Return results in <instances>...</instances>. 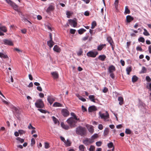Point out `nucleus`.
<instances>
[{
	"instance_id": "obj_54",
	"label": "nucleus",
	"mask_w": 151,
	"mask_h": 151,
	"mask_svg": "<svg viewBox=\"0 0 151 151\" xmlns=\"http://www.w3.org/2000/svg\"><path fill=\"white\" fill-rule=\"evenodd\" d=\"M102 142L101 141H98L96 142V146L98 147H99L101 146Z\"/></svg>"
},
{
	"instance_id": "obj_35",
	"label": "nucleus",
	"mask_w": 151,
	"mask_h": 151,
	"mask_svg": "<svg viewBox=\"0 0 151 151\" xmlns=\"http://www.w3.org/2000/svg\"><path fill=\"white\" fill-rule=\"evenodd\" d=\"M67 146H69L70 145L71 142L68 139H67V141H65L64 142Z\"/></svg>"
},
{
	"instance_id": "obj_50",
	"label": "nucleus",
	"mask_w": 151,
	"mask_h": 151,
	"mask_svg": "<svg viewBox=\"0 0 151 151\" xmlns=\"http://www.w3.org/2000/svg\"><path fill=\"white\" fill-rule=\"evenodd\" d=\"M147 88L151 91V82L150 83H147Z\"/></svg>"
},
{
	"instance_id": "obj_58",
	"label": "nucleus",
	"mask_w": 151,
	"mask_h": 151,
	"mask_svg": "<svg viewBox=\"0 0 151 151\" xmlns=\"http://www.w3.org/2000/svg\"><path fill=\"white\" fill-rule=\"evenodd\" d=\"M66 15L68 18H69L71 15V13L69 11H67L66 12Z\"/></svg>"
},
{
	"instance_id": "obj_26",
	"label": "nucleus",
	"mask_w": 151,
	"mask_h": 151,
	"mask_svg": "<svg viewBox=\"0 0 151 151\" xmlns=\"http://www.w3.org/2000/svg\"><path fill=\"white\" fill-rule=\"evenodd\" d=\"M106 45L105 44H102L99 45L97 47V49L98 50H101L104 47L106 46Z\"/></svg>"
},
{
	"instance_id": "obj_8",
	"label": "nucleus",
	"mask_w": 151,
	"mask_h": 151,
	"mask_svg": "<svg viewBox=\"0 0 151 151\" xmlns=\"http://www.w3.org/2000/svg\"><path fill=\"white\" fill-rule=\"evenodd\" d=\"M4 43L6 45L12 46L13 45L12 42L10 40L4 39L3 40Z\"/></svg>"
},
{
	"instance_id": "obj_1",
	"label": "nucleus",
	"mask_w": 151,
	"mask_h": 151,
	"mask_svg": "<svg viewBox=\"0 0 151 151\" xmlns=\"http://www.w3.org/2000/svg\"><path fill=\"white\" fill-rule=\"evenodd\" d=\"M76 133L78 135L83 136L86 134V130L85 127L81 126H78L76 128Z\"/></svg>"
},
{
	"instance_id": "obj_57",
	"label": "nucleus",
	"mask_w": 151,
	"mask_h": 151,
	"mask_svg": "<svg viewBox=\"0 0 151 151\" xmlns=\"http://www.w3.org/2000/svg\"><path fill=\"white\" fill-rule=\"evenodd\" d=\"M146 80L148 82H150L151 81V79L149 76H146Z\"/></svg>"
},
{
	"instance_id": "obj_45",
	"label": "nucleus",
	"mask_w": 151,
	"mask_h": 151,
	"mask_svg": "<svg viewBox=\"0 0 151 151\" xmlns=\"http://www.w3.org/2000/svg\"><path fill=\"white\" fill-rule=\"evenodd\" d=\"M125 133L127 134H130L131 133V131L129 129H126L125 131Z\"/></svg>"
},
{
	"instance_id": "obj_5",
	"label": "nucleus",
	"mask_w": 151,
	"mask_h": 151,
	"mask_svg": "<svg viewBox=\"0 0 151 151\" xmlns=\"http://www.w3.org/2000/svg\"><path fill=\"white\" fill-rule=\"evenodd\" d=\"M98 54V52L96 51H90L88 52L87 55L88 56L92 58H95Z\"/></svg>"
},
{
	"instance_id": "obj_4",
	"label": "nucleus",
	"mask_w": 151,
	"mask_h": 151,
	"mask_svg": "<svg viewBox=\"0 0 151 151\" xmlns=\"http://www.w3.org/2000/svg\"><path fill=\"white\" fill-rule=\"evenodd\" d=\"M99 114L101 118L104 119L105 120H106L109 117V114L107 111L105 113H102L101 112H99Z\"/></svg>"
},
{
	"instance_id": "obj_48",
	"label": "nucleus",
	"mask_w": 151,
	"mask_h": 151,
	"mask_svg": "<svg viewBox=\"0 0 151 151\" xmlns=\"http://www.w3.org/2000/svg\"><path fill=\"white\" fill-rule=\"evenodd\" d=\"M138 40L140 42H144L145 41V39L142 37H140L138 39Z\"/></svg>"
},
{
	"instance_id": "obj_37",
	"label": "nucleus",
	"mask_w": 151,
	"mask_h": 151,
	"mask_svg": "<svg viewBox=\"0 0 151 151\" xmlns=\"http://www.w3.org/2000/svg\"><path fill=\"white\" fill-rule=\"evenodd\" d=\"M109 129L108 128H105L104 132V136H106L109 133Z\"/></svg>"
},
{
	"instance_id": "obj_36",
	"label": "nucleus",
	"mask_w": 151,
	"mask_h": 151,
	"mask_svg": "<svg viewBox=\"0 0 151 151\" xmlns=\"http://www.w3.org/2000/svg\"><path fill=\"white\" fill-rule=\"evenodd\" d=\"M96 25V23L95 21H93L91 23V28L93 29Z\"/></svg>"
},
{
	"instance_id": "obj_51",
	"label": "nucleus",
	"mask_w": 151,
	"mask_h": 151,
	"mask_svg": "<svg viewBox=\"0 0 151 151\" xmlns=\"http://www.w3.org/2000/svg\"><path fill=\"white\" fill-rule=\"evenodd\" d=\"M35 139L33 138H32L31 140V146H33L35 144Z\"/></svg>"
},
{
	"instance_id": "obj_42",
	"label": "nucleus",
	"mask_w": 151,
	"mask_h": 151,
	"mask_svg": "<svg viewBox=\"0 0 151 151\" xmlns=\"http://www.w3.org/2000/svg\"><path fill=\"white\" fill-rule=\"evenodd\" d=\"M147 69L144 67H142V69L140 72V73H144L146 72Z\"/></svg>"
},
{
	"instance_id": "obj_38",
	"label": "nucleus",
	"mask_w": 151,
	"mask_h": 151,
	"mask_svg": "<svg viewBox=\"0 0 151 151\" xmlns=\"http://www.w3.org/2000/svg\"><path fill=\"white\" fill-rule=\"evenodd\" d=\"M16 139L21 143H22L24 142V139H22L19 137H17Z\"/></svg>"
},
{
	"instance_id": "obj_34",
	"label": "nucleus",
	"mask_w": 151,
	"mask_h": 151,
	"mask_svg": "<svg viewBox=\"0 0 151 151\" xmlns=\"http://www.w3.org/2000/svg\"><path fill=\"white\" fill-rule=\"evenodd\" d=\"M138 77L136 76H134L132 78V81L133 82H136L138 80Z\"/></svg>"
},
{
	"instance_id": "obj_61",
	"label": "nucleus",
	"mask_w": 151,
	"mask_h": 151,
	"mask_svg": "<svg viewBox=\"0 0 151 151\" xmlns=\"http://www.w3.org/2000/svg\"><path fill=\"white\" fill-rule=\"evenodd\" d=\"M103 126L102 124H99L98 126V129L100 130H102L103 129Z\"/></svg>"
},
{
	"instance_id": "obj_31",
	"label": "nucleus",
	"mask_w": 151,
	"mask_h": 151,
	"mask_svg": "<svg viewBox=\"0 0 151 151\" xmlns=\"http://www.w3.org/2000/svg\"><path fill=\"white\" fill-rule=\"evenodd\" d=\"M12 6L13 7L14 9L17 12L19 11L18 6L15 3H14V4H13V5H12Z\"/></svg>"
},
{
	"instance_id": "obj_64",
	"label": "nucleus",
	"mask_w": 151,
	"mask_h": 151,
	"mask_svg": "<svg viewBox=\"0 0 151 151\" xmlns=\"http://www.w3.org/2000/svg\"><path fill=\"white\" fill-rule=\"evenodd\" d=\"M82 110L83 112H85L87 111V109L83 106H82Z\"/></svg>"
},
{
	"instance_id": "obj_43",
	"label": "nucleus",
	"mask_w": 151,
	"mask_h": 151,
	"mask_svg": "<svg viewBox=\"0 0 151 151\" xmlns=\"http://www.w3.org/2000/svg\"><path fill=\"white\" fill-rule=\"evenodd\" d=\"M95 150V147L93 145L90 146V147L89 149V151H94Z\"/></svg>"
},
{
	"instance_id": "obj_9",
	"label": "nucleus",
	"mask_w": 151,
	"mask_h": 151,
	"mask_svg": "<svg viewBox=\"0 0 151 151\" xmlns=\"http://www.w3.org/2000/svg\"><path fill=\"white\" fill-rule=\"evenodd\" d=\"M61 112L62 115L64 117H67L69 114V112L66 109H63L61 110Z\"/></svg>"
},
{
	"instance_id": "obj_24",
	"label": "nucleus",
	"mask_w": 151,
	"mask_h": 151,
	"mask_svg": "<svg viewBox=\"0 0 151 151\" xmlns=\"http://www.w3.org/2000/svg\"><path fill=\"white\" fill-rule=\"evenodd\" d=\"M79 149L81 151H86L85 147V146L83 145H81L79 146Z\"/></svg>"
},
{
	"instance_id": "obj_40",
	"label": "nucleus",
	"mask_w": 151,
	"mask_h": 151,
	"mask_svg": "<svg viewBox=\"0 0 151 151\" xmlns=\"http://www.w3.org/2000/svg\"><path fill=\"white\" fill-rule=\"evenodd\" d=\"M77 97L79 99L82 101H86V99L84 98L83 97L81 96H80L79 95H78L77 96Z\"/></svg>"
},
{
	"instance_id": "obj_46",
	"label": "nucleus",
	"mask_w": 151,
	"mask_h": 151,
	"mask_svg": "<svg viewBox=\"0 0 151 151\" xmlns=\"http://www.w3.org/2000/svg\"><path fill=\"white\" fill-rule=\"evenodd\" d=\"M108 147L109 148H112L114 147L113 143L112 142H110L107 145Z\"/></svg>"
},
{
	"instance_id": "obj_53",
	"label": "nucleus",
	"mask_w": 151,
	"mask_h": 151,
	"mask_svg": "<svg viewBox=\"0 0 151 151\" xmlns=\"http://www.w3.org/2000/svg\"><path fill=\"white\" fill-rule=\"evenodd\" d=\"M119 1L118 0H116L115 1L114 4L116 8H117L118 6V4Z\"/></svg>"
},
{
	"instance_id": "obj_49",
	"label": "nucleus",
	"mask_w": 151,
	"mask_h": 151,
	"mask_svg": "<svg viewBox=\"0 0 151 151\" xmlns=\"http://www.w3.org/2000/svg\"><path fill=\"white\" fill-rule=\"evenodd\" d=\"M28 128L29 129H32L34 130L35 129V128L33 127L30 123L29 124L28 127Z\"/></svg>"
},
{
	"instance_id": "obj_30",
	"label": "nucleus",
	"mask_w": 151,
	"mask_h": 151,
	"mask_svg": "<svg viewBox=\"0 0 151 151\" xmlns=\"http://www.w3.org/2000/svg\"><path fill=\"white\" fill-rule=\"evenodd\" d=\"M132 69L131 67H128L126 69L127 74L129 75L130 74V72L132 71Z\"/></svg>"
},
{
	"instance_id": "obj_63",
	"label": "nucleus",
	"mask_w": 151,
	"mask_h": 151,
	"mask_svg": "<svg viewBox=\"0 0 151 151\" xmlns=\"http://www.w3.org/2000/svg\"><path fill=\"white\" fill-rule=\"evenodd\" d=\"M108 91V89L106 87H105L103 90V92L104 93H106Z\"/></svg>"
},
{
	"instance_id": "obj_52",
	"label": "nucleus",
	"mask_w": 151,
	"mask_h": 151,
	"mask_svg": "<svg viewBox=\"0 0 151 151\" xmlns=\"http://www.w3.org/2000/svg\"><path fill=\"white\" fill-rule=\"evenodd\" d=\"M83 53V51L81 49H80L79 51L77 52V55L78 56H80Z\"/></svg>"
},
{
	"instance_id": "obj_18",
	"label": "nucleus",
	"mask_w": 151,
	"mask_h": 151,
	"mask_svg": "<svg viewBox=\"0 0 151 151\" xmlns=\"http://www.w3.org/2000/svg\"><path fill=\"white\" fill-rule=\"evenodd\" d=\"M98 137V134L96 133L94 134L93 135L91 136L90 138L91 140L93 141V142H94V140L97 139Z\"/></svg>"
},
{
	"instance_id": "obj_55",
	"label": "nucleus",
	"mask_w": 151,
	"mask_h": 151,
	"mask_svg": "<svg viewBox=\"0 0 151 151\" xmlns=\"http://www.w3.org/2000/svg\"><path fill=\"white\" fill-rule=\"evenodd\" d=\"M52 120L55 124H56L57 122V119L54 116H53L52 117Z\"/></svg>"
},
{
	"instance_id": "obj_44",
	"label": "nucleus",
	"mask_w": 151,
	"mask_h": 151,
	"mask_svg": "<svg viewBox=\"0 0 151 151\" xmlns=\"http://www.w3.org/2000/svg\"><path fill=\"white\" fill-rule=\"evenodd\" d=\"M6 1L8 4L10 5L11 6L13 5V4L14 3L11 0H6Z\"/></svg>"
},
{
	"instance_id": "obj_27",
	"label": "nucleus",
	"mask_w": 151,
	"mask_h": 151,
	"mask_svg": "<svg viewBox=\"0 0 151 151\" xmlns=\"http://www.w3.org/2000/svg\"><path fill=\"white\" fill-rule=\"evenodd\" d=\"M89 98L90 99V100L91 101L95 102V97L93 95H90L89 96Z\"/></svg>"
},
{
	"instance_id": "obj_20",
	"label": "nucleus",
	"mask_w": 151,
	"mask_h": 151,
	"mask_svg": "<svg viewBox=\"0 0 151 151\" xmlns=\"http://www.w3.org/2000/svg\"><path fill=\"white\" fill-rule=\"evenodd\" d=\"M126 19L127 22H130L133 20V18L130 15H128L126 17Z\"/></svg>"
},
{
	"instance_id": "obj_32",
	"label": "nucleus",
	"mask_w": 151,
	"mask_h": 151,
	"mask_svg": "<svg viewBox=\"0 0 151 151\" xmlns=\"http://www.w3.org/2000/svg\"><path fill=\"white\" fill-rule=\"evenodd\" d=\"M86 30L83 28L81 29L78 30V33L80 34H82L86 32Z\"/></svg>"
},
{
	"instance_id": "obj_29",
	"label": "nucleus",
	"mask_w": 151,
	"mask_h": 151,
	"mask_svg": "<svg viewBox=\"0 0 151 151\" xmlns=\"http://www.w3.org/2000/svg\"><path fill=\"white\" fill-rule=\"evenodd\" d=\"M106 58V56L104 55H100L99 57V59L102 61H104Z\"/></svg>"
},
{
	"instance_id": "obj_19",
	"label": "nucleus",
	"mask_w": 151,
	"mask_h": 151,
	"mask_svg": "<svg viewBox=\"0 0 151 151\" xmlns=\"http://www.w3.org/2000/svg\"><path fill=\"white\" fill-rule=\"evenodd\" d=\"M54 42L52 40H50L47 42V44L50 48H51L54 45Z\"/></svg>"
},
{
	"instance_id": "obj_13",
	"label": "nucleus",
	"mask_w": 151,
	"mask_h": 151,
	"mask_svg": "<svg viewBox=\"0 0 151 151\" xmlns=\"http://www.w3.org/2000/svg\"><path fill=\"white\" fill-rule=\"evenodd\" d=\"M60 125L62 128L65 130L69 129H70V126H69L68 125L64 124L63 122L61 123Z\"/></svg>"
},
{
	"instance_id": "obj_10",
	"label": "nucleus",
	"mask_w": 151,
	"mask_h": 151,
	"mask_svg": "<svg viewBox=\"0 0 151 151\" xmlns=\"http://www.w3.org/2000/svg\"><path fill=\"white\" fill-rule=\"evenodd\" d=\"M116 70V68L113 65L110 66L108 69V72L109 73H113Z\"/></svg>"
},
{
	"instance_id": "obj_39",
	"label": "nucleus",
	"mask_w": 151,
	"mask_h": 151,
	"mask_svg": "<svg viewBox=\"0 0 151 151\" xmlns=\"http://www.w3.org/2000/svg\"><path fill=\"white\" fill-rule=\"evenodd\" d=\"M144 32H143V34L145 36H148L150 35V34L148 32L147 30L144 28Z\"/></svg>"
},
{
	"instance_id": "obj_33",
	"label": "nucleus",
	"mask_w": 151,
	"mask_h": 151,
	"mask_svg": "<svg viewBox=\"0 0 151 151\" xmlns=\"http://www.w3.org/2000/svg\"><path fill=\"white\" fill-rule=\"evenodd\" d=\"M0 57L1 58H8V56L7 55H5L4 54L1 52H0Z\"/></svg>"
},
{
	"instance_id": "obj_21",
	"label": "nucleus",
	"mask_w": 151,
	"mask_h": 151,
	"mask_svg": "<svg viewBox=\"0 0 151 151\" xmlns=\"http://www.w3.org/2000/svg\"><path fill=\"white\" fill-rule=\"evenodd\" d=\"M53 106L54 107H62V105L59 103L55 102L54 103Z\"/></svg>"
},
{
	"instance_id": "obj_47",
	"label": "nucleus",
	"mask_w": 151,
	"mask_h": 151,
	"mask_svg": "<svg viewBox=\"0 0 151 151\" xmlns=\"http://www.w3.org/2000/svg\"><path fill=\"white\" fill-rule=\"evenodd\" d=\"M18 132L20 134H22L25 133V131L22 129H20L18 130Z\"/></svg>"
},
{
	"instance_id": "obj_41",
	"label": "nucleus",
	"mask_w": 151,
	"mask_h": 151,
	"mask_svg": "<svg viewBox=\"0 0 151 151\" xmlns=\"http://www.w3.org/2000/svg\"><path fill=\"white\" fill-rule=\"evenodd\" d=\"M130 10L128 9V7L127 6H126L125 7V10L124 13L125 14H129L130 13Z\"/></svg>"
},
{
	"instance_id": "obj_22",
	"label": "nucleus",
	"mask_w": 151,
	"mask_h": 151,
	"mask_svg": "<svg viewBox=\"0 0 151 151\" xmlns=\"http://www.w3.org/2000/svg\"><path fill=\"white\" fill-rule=\"evenodd\" d=\"M107 40L109 43L111 45H112V44H114L113 42L111 37H108L107 38Z\"/></svg>"
},
{
	"instance_id": "obj_25",
	"label": "nucleus",
	"mask_w": 151,
	"mask_h": 151,
	"mask_svg": "<svg viewBox=\"0 0 151 151\" xmlns=\"http://www.w3.org/2000/svg\"><path fill=\"white\" fill-rule=\"evenodd\" d=\"M118 100L119 101V104L122 105L123 104V99L122 97H119L118 98Z\"/></svg>"
},
{
	"instance_id": "obj_56",
	"label": "nucleus",
	"mask_w": 151,
	"mask_h": 151,
	"mask_svg": "<svg viewBox=\"0 0 151 151\" xmlns=\"http://www.w3.org/2000/svg\"><path fill=\"white\" fill-rule=\"evenodd\" d=\"M49 147V144L47 142L45 143V148L46 149L48 148Z\"/></svg>"
},
{
	"instance_id": "obj_14",
	"label": "nucleus",
	"mask_w": 151,
	"mask_h": 151,
	"mask_svg": "<svg viewBox=\"0 0 151 151\" xmlns=\"http://www.w3.org/2000/svg\"><path fill=\"white\" fill-rule=\"evenodd\" d=\"M47 100L50 103V105H51L53 101H55V99L54 98L51 96H48L47 97Z\"/></svg>"
},
{
	"instance_id": "obj_28",
	"label": "nucleus",
	"mask_w": 151,
	"mask_h": 151,
	"mask_svg": "<svg viewBox=\"0 0 151 151\" xmlns=\"http://www.w3.org/2000/svg\"><path fill=\"white\" fill-rule=\"evenodd\" d=\"M70 114L71 116L73 117V118L74 119L76 120L79 121V119L78 118L77 116L73 112H72L70 113Z\"/></svg>"
},
{
	"instance_id": "obj_7",
	"label": "nucleus",
	"mask_w": 151,
	"mask_h": 151,
	"mask_svg": "<svg viewBox=\"0 0 151 151\" xmlns=\"http://www.w3.org/2000/svg\"><path fill=\"white\" fill-rule=\"evenodd\" d=\"M86 127L90 133L91 134L93 133L94 132V129L92 125L87 124L86 125Z\"/></svg>"
},
{
	"instance_id": "obj_15",
	"label": "nucleus",
	"mask_w": 151,
	"mask_h": 151,
	"mask_svg": "<svg viewBox=\"0 0 151 151\" xmlns=\"http://www.w3.org/2000/svg\"><path fill=\"white\" fill-rule=\"evenodd\" d=\"M96 110V108L94 106H90L88 109V111L89 112H92L95 111Z\"/></svg>"
},
{
	"instance_id": "obj_60",
	"label": "nucleus",
	"mask_w": 151,
	"mask_h": 151,
	"mask_svg": "<svg viewBox=\"0 0 151 151\" xmlns=\"http://www.w3.org/2000/svg\"><path fill=\"white\" fill-rule=\"evenodd\" d=\"M38 110L41 112L43 113H46L47 112V111L42 109H38Z\"/></svg>"
},
{
	"instance_id": "obj_6",
	"label": "nucleus",
	"mask_w": 151,
	"mask_h": 151,
	"mask_svg": "<svg viewBox=\"0 0 151 151\" xmlns=\"http://www.w3.org/2000/svg\"><path fill=\"white\" fill-rule=\"evenodd\" d=\"M83 143L86 145H88L91 144L93 142L91 138H86L85 139L83 140Z\"/></svg>"
},
{
	"instance_id": "obj_16",
	"label": "nucleus",
	"mask_w": 151,
	"mask_h": 151,
	"mask_svg": "<svg viewBox=\"0 0 151 151\" xmlns=\"http://www.w3.org/2000/svg\"><path fill=\"white\" fill-rule=\"evenodd\" d=\"M54 9V6L52 5H50L46 10V12L48 13L52 11Z\"/></svg>"
},
{
	"instance_id": "obj_62",
	"label": "nucleus",
	"mask_w": 151,
	"mask_h": 151,
	"mask_svg": "<svg viewBox=\"0 0 151 151\" xmlns=\"http://www.w3.org/2000/svg\"><path fill=\"white\" fill-rule=\"evenodd\" d=\"M136 50L137 51H142V50L141 47L139 46H137L136 47Z\"/></svg>"
},
{
	"instance_id": "obj_17",
	"label": "nucleus",
	"mask_w": 151,
	"mask_h": 151,
	"mask_svg": "<svg viewBox=\"0 0 151 151\" xmlns=\"http://www.w3.org/2000/svg\"><path fill=\"white\" fill-rule=\"evenodd\" d=\"M53 50L57 52H59L61 51L60 48L57 45H55L53 47Z\"/></svg>"
},
{
	"instance_id": "obj_59",
	"label": "nucleus",
	"mask_w": 151,
	"mask_h": 151,
	"mask_svg": "<svg viewBox=\"0 0 151 151\" xmlns=\"http://www.w3.org/2000/svg\"><path fill=\"white\" fill-rule=\"evenodd\" d=\"M76 30L74 29H70V32L72 34H74L76 32Z\"/></svg>"
},
{
	"instance_id": "obj_2",
	"label": "nucleus",
	"mask_w": 151,
	"mask_h": 151,
	"mask_svg": "<svg viewBox=\"0 0 151 151\" xmlns=\"http://www.w3.org/2000/svg\"><path fill=\"white\" fill-rule=\"evenodd\" d=\"M77 120L74 119L73 117H70L66 121L67 122L71 128H73L76 126V124Z\"/></svg>"
},
{
	"instance_id": "obj_12",
	"label": "nucleus",
	"mask_w": 151,
	"mask_h": 151,
	"mask_svg": "<svg viewBox=\"0 0 151 151\" xmlns=\"http://www.w3.org/2000/svg\"><path fill=\"white\" fill-rule=\"evenodd\" d=\"M51 74L54 79H57L58 78L59 75L56 71L52 72Z\"/></svg>"
},
{
	"instance_id": "obj_23",
	"label": "nucleus",
	"mask_w": 151,
	"mask_h": 151,
	"mask_svg": "<svg viewBox=\"0 0 151 151\" xmlns=\"http://www.w3.org/2000/svg\"><path fill=\"white\" fill-rule=\"evenodd\" d=\"M0 30L4 32H6L7 31V28L4 26H0Z\"/></svg>"
},
{
	"instance_id": "obj_3",
	"label": "nucleus",
	"mask_w": 151,
	"mask_h": 151,
	"mask_svg": "<svg viewBox=\"0 0 151 151\" xmlns=\"http://www.w3.org/2000/svg\"><path fill=\"white\" fill-rule=\"evenodd\" d=\"M35 105L37 108H43L44 106L43 102L41 99L37 100L35 103Z\"/></svg>"
},
{
	"instance_id": "obj_11",
	"label": "nucleus",
	"mask_w": 151,
	"mask_h": 151,
	"mask_svg": "<svg viewBox=\"0 0 151 151\" xmlns=\"http://www.w3.org/2000/svg\"><path fill=\"white\" fill-rule=\"evenodd\" d=\"M69 21V24L71 26H72L73 27H75L77 24V22L74 20L72 19H69L68 20Z\"/></svg>"
}]
</instances>
